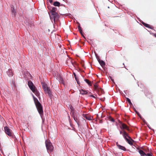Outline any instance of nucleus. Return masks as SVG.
<instances>
[{"label":"nucleus","instance_id":"f257e3e1","mask_svg":"<svg viewBox=\"0 0 156 156\" xmlns=\"http://www.w3.org/2000/svg\"><path fill=\"white\" fill-rule=\"evenodd\" d=\"M32 95L37 110L41 116L42 117V116L43 115L42 106L37 99L35 98L33 94Z\"/></svg>","mask_w":156,"mask_h":156},{"label":"nucleus","instance_id":"f03ea898","mask_svg":"<svg viewBox=\"0 0 156 156\" xmlns=\"http://www.w3.org/2000/svg\"><path fill=\"white\" fill-rule=\"evenodd\" d=\"M50 19L52 21L53 25L54 27H55L56 21L58 20L59 18V16L58 13H51V15L49 14Z\"/></svg>","mask_w":156,"mask_h":156},{"label":"nucleus","instance_id":"7ed1b4c3","mask_svg":"<svg viewBox=\"0 0 156 156\" xmlns=\"http://www.w3.org/2000/svg\"><path fill=\"white\" fill-rule=\"evenodd\" d=\"M77 112L76 111H75L74 112H71V114L72 117L74 119V120L76 122L78 126H79L80 125L79 122L77 118Z\"/></svg>","mask_w":156,"mask_h":156},{"label":"nucleus","instance_id":"20e7f679","mask_svg":"<svg viewBox=\"0 0 156 156\" xmlns=\"http://www.w3.org/2000/svg\"><path fill=\"white\" fill-rule=\"evenodd\" d=\"M4 131L5 133L9 136H12L11 130L7 126H6L4 127Z\"/></svg>","mask_w":156,"mask_h":156},{"label":"nucleus","instance_id":"39448f33","mask_svg":"<svg viewBox=\"0 0 156 156\" xmlns=\"http://www.w3.org/2000/svg\"><path fill=\"white\" fill-rule=\"evenodd\" d=\"M47 150H49L50 151H52L53 147L52 145V144L50 142H48L46 143L45 142Z\"/></svg>","mask_w":156,"mask_h":156},{"label":"nucleus","instance_id":"423d86ee","mask_svg":"<svg viewBox=\"0 0 156 156\" xmlns=\"http://www.w3.org/2000/svg\"><path fill=\"white\" fill-rule=\"evenodd\" d=\"M28 86L30 89L32 91H34V89H36V88L33 82L31 81H29L28 82Z\"/></svg>","mask_w":156,"mask_h":156},{"label":"nucleus","instance_id":"0eeeda50","mask_svg":"<svg viewBox=\"0 0 156 156\" xmlns=\"http://www.w3.org/2000/svg\"><path fill=\"white\" fill-rule=\"evenodd\" d=\"M122 132H123L122 136L123 138L126 140L128 138H129V139H131V140L133 141L132 138L129 136V134L125 130H123Z\"/></svg>","mask_w":156,"mask_h":156},{"label":"nucleus","instance_id":"6e6552de","mask_svg":"<svg viewBox=\"0 0 156 156\" xmlns=\"http://www.w3.org/2000/svg\"><path fill=\"white\" fill-rule=\"evenodd\" d=\"M97 59L102 67L103 69H105L104 67L105 66V62L101 60L99 57H98V58H97Z\"/></svg>","mask_w":156,"mask_h":156},{"label":"nucleus","instance_id":"1a4fd4ad","mask_svg":"<svg viewBox=\"0 0 156 156\" xmlns=\"http://www.w3.org/2000/svg\"><path fill=\"white\" fill-rule=\"evenodd\" d=\"M7 74L9 77H12L13 75V73L11 69H9L6 72Z\"/></svg>","mask_w":156,"mask_h":156},{"label":"nucleus","instance_id":"9d476101","mask_svg":"<svg viewBox=\"0 0 156 156\" xmlns=\"http://www.w3.org/2000/svg\"><path fill=\"white\" fill-rule=\"evenodd\" d=\"M121 126H120V128L121 129H126L127 130H129V129L128 128L127 126L124 123H123L122 122L121 123Z\"/></svg>","mask_w":156,"mask_h":156},{"label":"nucleus","instance_id":"9b49d317","mask_svg":"<svg viewBox=\"0 0 156 156\" xmlns=\"http://www.w3.org/2000/svg\"><path fill=\"white\" fill-rule=\"evenodd\" d=\"M45 94H48V96L51 98L52 96V94L51 90H50V89L49 88L47 90H46L45 91Z\"/></svg>","mask_w":156,"mask_h":156},{"label":"nucleus","instance_id":"f8f14e48","mask_svg":"<svg viewBox=\"0 0 156 156\" xmlns=\"http://www.w3.org/2000/svg\"><path fill=\"white\" fill-rule=\"evenodd\" d=\"M35 94V95L37 97H39L40 96V93L39 92L37 91V88L35 89H34V91H32Z\"/></svg>","mask_w":156,"mask_h":156},{"label":"nucleus","instance_id":"ddd939ff","mask_svg":"<svg viewBox=\"0 0 156 156\" xmlns=\"http://www.w3.org/2000/svg\"><path fill=\"white\" fill-rule=\"evenodd\" d=\"M118 147L119 148V149L122 150L123 151H125L126 150V148L124 147L121 146V145H118Z\"/></svg>","mask_w":156,"mask_h":156},{"label":"nucleus","instance_id":"4468645a","mask_svg":"<svg viewBox=\"0 0 156 156\" xmlns=\"http://www.w3.org/2000/svg\"><path fill=\"white\" fill-rule=\"evenodd\" d=\"M59 81L60 83L63 84V85L65 84V82L63 78L61 76H60L59 78Z\"/></svg>","mask_w":156,"mask_h":156},{"label":"nucleus","instance_id":"2eb2a0df","mask_svg":"<svg viewBox=\"0 0 156 156\" xmlns=\"http://www.w3.org/2000/svg\"><path fill=\"white\" fill-rule=\"evenodd\" d=\"M57 10V9L55 7H53L51 9L50 11L51 13H57L56 12Z\"/></svg>","mask_w":156,"mask_h":156},{"label":"nucleus","instance_id":"dca6fc26","mask_svg":"<svg viewBox=\"0 0 156 156\" xmlns=\"http://www.w3.org/2000/svg\"><path fill=\"white\" fill-rule=\"evenodd\" d=\"M126 141L130 145H132L133 144V143L132 142V141H134L131 140V139L128 138L126 140Z\"/></svg>","mask_w":156,"mask_h":156},{"label":"nucleus","instance_id":"f3484780","mask_svg":"<svg viewBox=\"0 0 156 156\" xmlns=\"http://www.w3.org/2000/svg\"><path fill=\"white\" fill-rule=\"evenodd\" d=\"M142 23L143 24V25L146 27L150 29H152L151 27V26L149 25L148 24L146 23H144V22H142Z\"/></svg>","mask_w":156,"mask_h":156},{"label":"nucleus","instance_id":"a211bd4d","mask_svg":"<svg viewBox=\"0 0 156 156\" xmlns=\"http://www.w3.org/2000/svg\"><path fill=\"white\" fill-rule=\"evenodd\" d=\"M84 81L88 84L90 86H91L92 84L91 83V82L88 80L87 79H85L84 80Z\"/></svg>","mask_w":156,"mask_h":156},{"label":"nucleus","instance_id":"6ab92c4d","mask_svg":"<svg viewBox=\"0 0 156 156\" xmlns=\"http://www.w3.org/2000/svg\"><path fill=\"white\" fill-rule=\"evenodd\" d=\"M80 93L82 94H86L87 93V92L83 89H82L80 90Z\"/></svg>","mask_w":156,"mask_h":156},{"label":"nucleus","instance_id":"aec40b11","mask_svg":"<svg viewBox=\"0 0 156 156\" xmlns=\"http://www.w3.org/2000/svg\"><path fill=\"white\" fill-rule=\"evenodd\" d=\"M53 5L55 6L59 7L60 5V3L58 2L55 1L54 2Z\"/></svg>","mask_w":156,"mask_h":156},{"label":"nucleus","instance_id":"412c9836","mask_svg":"<svg viewBox=\"0 0 156 156\" xmlns=\"http://www.w3.org/2000/svg\"><path fill=\"white\" fill-rule=\"evenodd\" d=\"M139 152L141 155V156H144L146 155V154L145 152L142 150H140L139 151Z\"/></svg>","mask_w":156,"mask_h":156},{"label":"nucleus","instance_id":"4be33fe9","mask_svg":"<svg viewBox=\"0 0 156 156\" xmlns=\"http://www.w3.org/2000/svg\"><path fill=\"white\" fill-rule=\"evenodd\" d=\"M69 108L71 110V113L76 111L75 110V109L73 108V107L72 105H70L69 106Z\"/></svg>","mask_w":156,"mask_h":156},{"label":"nucleus","instance_id":"5701e85b","mask_svg":"<svg viewBox=\"0 0 156 156\" xmlns=\"http://www.w3.org/2000/svg\"><path fill=\"white\" fill-rule=\"evenodd\" d=\"M126 101L128 102L130 105H132V104L131 103L130 100L128 98H126Z\"/></svg>","mask_w":156,"mask_h":156},{"label":"nucleus","instance_id":"b1692460","mask_svg":"<svg viewBox=\"0 0 156 156\" xmlns=\"http://www.w3.org/2000/svg\"><path fill=\"white\" fill-rule=\"evenodd\" d=\"M42 84L43 89H44V88H45L48 87V86H47V84L45 83H42Z\"/></svg>","mask_w":156,"mask_h":156},{"label":"nucleus","instance_id":"393cba45","mask_svg":"<svg viewBox=\"0 0 156 156\" xmlns=\"http://www.w3.org/2000/svg\"><path fill=\"white\" fill-rule=\"evenodd\" d=\"M12 86L14 87H15L16 86L15 81L13 79L12 80Z\"/></svg>","mask_w":156,"mask_h":156},{"label":"nucleus","instance_id":"a878e982","mask_svg":"<svg viewBox=\"0 0 156 156\" xmlns=\"http://www.w3.org/2000/svg\"><path fill=\"white\" fill-rule=\"evenodd\" d=\"M145 155L147 156H153V155L151 153H147V154H146V155Z\"/></svg>","mask_w":156,"mask_h":156},{"label":"nucleus","instance_id":"bb28decb","mask_svg":"<svg viewBox=\"0 0 156 156\" xmlns=\"http://www.w3.org/2000/svg\"><path fill=\"white\" fill-rule=\"evenodd\" d=\"M134 111L135 112H136V113L138 115H140V114L139 113L137 112L136 110V109H134Z\"/></svg>","mask_w":156,"mask_h":156},{"label":"nucleus","instance_id":"cd10ccee","mask_svg":"<svg viewBox=\"0 0 156 156\" xmlns=\"http://www.w3.org/2000/svg\"><path fill=\"white\" fill-rule=\"evenodd\" d=\"M49 88H50V87H47L46 88H44V89H43L44 92L46 90H47Z\"/></svg>","mask_w":156,"mask_h":156},{"label":"nucleus","instance_id":"c85d7f7f","mask_svg":"<svg viewBox=\"0 0 156 156\" xmlns=\"http://www.w3.org/2000/svg\"><path fill=\"white\" fill-rule=\"evenodd\" d=\"M94 88H95V89H96V90H97L98 89V86L97 84H94Z\"/></svg>","mask_w":156,"mask_h":156},{"label":"nucleus","instance_id":"c756f323","mask_svg":"<svg viewBox=\"0 0 156 156\" xmlns=\"http://www.w3.org/2000/svg\"><path fill=\"white\" fill-rule=\"evenodd\" d=\"M109 78H110V79H111V80H112V82H114V79L112 78V76H109Z\"/></svg>","mask_w":156,"mask_h":156},{"label":"nucleus","instance_id":"7c9ffc66","mask_svg":"<svg viewBox=\"0 0 156 156\" xmlns=\"http://www.w3.org/2000/svg\"><path fill=\"white\" fill-rule=\"evenodd\" d=\"M78 30L80 31V32H82L83 31L81 27L80 28H78Z\"/></svg>","mask_w":156,"mask_h":156},{"label":"nucleus","instance_id":"2f4dec72","mask_svg":"<svg viewBox=\"0 0 156 156\" xmlns=\"http://www.w3.org/2000/svg\"><path fill=\"white\" fill-rule=\"evenodd\" d=\"M73 75H74V76L75 78V80H76V79H77V78L76 76V75L75 73H73Z\"/></svg>","mask_w":156,"mask_h":156},{"label":"nucleus","instance_id":"473e14b6","mask_svg":"<svg viewBox=\"0 0 156 156\" xmlns=\"http://www.w3.org/2000/svg\"><path fill=\"white\" fill-rule=\"evenodd\" d=\"M76 82H77V84L79 85L80 84V81H79L78 79H76Z\"/></svg>","mask_w":156,"mask_h":156},{"label":"nucleus","instance_id":"72a5a7b5","mask_svg":"<svg viewBox=\"0 0 156 156\" xmlns=\"http://www.w3.org/2000/svg\"><path fill=\"white\" fill-rule=\"evenodd\" d=\"M80 34H81V35L85 38V37L84 36V35L83 34V31L82 32H80Z\"/></svg>","mask_w":156,"mask_h":156},{"label":"nucleus","instance_id":"f704fd0d","mask_svg":"<svg viewBox=\"0 0 156 156\" xmlns=\"http://www.w3.org/2000/svg\"><path fill=\"white\" fill-rule=\"evenodd\" d=\"M146 124L147 126L149 128V129H151V127H150V126L148 123H146Z\"/></svg>","mask_w":156,"mask_h":156},{"label":"nucleus","instance_id":"c9c22d12","mask_svg":"<svg viewBox=\"0 0 156 156\" xmlns=\"http://www.w3.org/2000/svg\"><path fill=\"white\" fill-rule=\"evenodd\" d=\"M142 120H143V121L144 122V123H146H146H147L146 122V121H145V120L144 119H143V118H142Z\"/></svg>","mask_w":156,"mask_h":156},{"label":"nucleus","instance_id":"e433bc0d","mask_svg":"<svg viewBox=\"0 0 156 156\" xmlns=\"http://www.w3.org/2000/svg\"><path fill=\"white\" fill-rule=\"evenodd\" d=\"M48 1L51 4L53 2V0H48Z\"/></svg>","mask_w":156,"mask_h":156},{"label":"nucleus","instance_id":"4c0bfd02","mask_svg":"<svg viewBox=\"0 0 156 156\" xmlns=\"http://www.w3.org/2000/svg\"><path fill=\"white\" fill-rule=\"evenodd\" d=\"M111 121L113 122H115V120L113 118H111Z\"/></svg>","mask_w":156,"mask_h":156},{"label":"nucleus","instance_id":"58836bf2","mask_svg":"<svg viewBox=\"0 0 156 156\" xmlns=\"http://www.w3.org/2000/svg\"><path fill=\"white\" fill-rule=\"evenodd\" d=\"M95 56L96 57V58H98V57H99L98 56V54L96 53H95Z\"/></svg>","mask_w":156,"mask_h":156},{"label":"nucleus","instance_id":"ea45409f","mask_svg":"<svg viewBox=\"0 0 156 156\" xmlns=\"http://www.w3.org/2000/svg\"><path fill=\"white\" fill-rule=\"evenodd\" d=\"M120 134H122H122L123 133V132H122L121 131H120Z\"/></svg>","mask_w":156,"mask_h":156},{"label":"nucleus","instance_id":"a19ab883","mask_svg":"<svg viewBox=\"0 0 156 156\" xmlns=\"http://www.w3.org/2000/svg\"><path fill=\"white\" fill-rule=\"evenodd\" d=\"M78 23L79 24V25H78V28H81V27L80 26V24H79V23Z\"/></svg>","mask_w":156,"mask_h":156},{"label":"nucleus","instance_id":"79ce46f5","mask_svg":"<svg viewBox=\"0 0 156 156\" xmlns=\"http://www.w3.org/2000/svg\"><path fill=\"white\" fill-rule=\"evenodd\" d=\"M141 119H142V117L141 116V115L140 114V115H138Z\"/></svg>","mask_w":156,"mask_h":156},{"label":"nucleus","instance_id":"37998d69","mask_svg":"<svg viewBox=\"0 0 156 156\" xmlns=\"http://www.w3.org/2000/svg\"><path fill=\"white\" fill-rule=\"evenodd\" d=\"M90 96L94 98H95V96H94L93 95H90Z\"/></svg>","mask_w":156,"mask_h":156},{"label":"nucleus","instance_id":"c03bdc74","mask_svg":"<svg viewBox=\"0 0 156 156\" xmlns=\"http://www.w3.org/2000/svg\"><path fill=\"white\" fill-rule=\"evenodd\" d=\"M100 123H102V120H100Z\"/></svg>","mask_w":156,"mask_h":156},{"label":"nucleus","instance_id":"a18cd8bd","mask_svg":"<svg viewBox=\"0 0 156 156\" xmlns=\"http://www.w3.org/2000/svg\"><path fill=\"white\" fill-rule=\"evenodd\" d=\"M116 145L117 146V147H118V145H119V144H118V142H117V143H116Z\"/></svg>","mask_w":156,"mask_h":156},{"label":"nucleus","instance_id":"49530a36","mask_svg":"<svg viewBox=\"0 0 156 156\" xmlns=\"http://www.w3.org/2000/svg\"><path fill=\"white\" fill-rule=\"evenodd\" d=\"M86 119H88V120H90V119L89 118H86Z\"/></svg>","mask_w":156,"mask_h":156},{"label":"nucleus","instance_id":"de8ad7c7","mask_svg":"<svg viewBox=\"0 0 156 156\" xmlns=\"http://www.w3.org/2000/svg\"><path fill=\"white\" fill-rule=\"evenodd\" d=\"M154 36H155L156 37V34H154Z\"/></svg>","mask_w":156,"mask_h":156},{"label":"nucleus","instance_id":"09e8293b","mask_svg":"<svg viewBox=\"0 0 156 156\" xmlns=\"http://www.w3.org/2000/svg\"><path fill=\"white\" fill-rule=\"evenodd\" d=\"M8 156H9V155H8Z\"/></svg>","mask_w":156,"mask_h":156},{"label":"nucleus","instance_id":"8fccbe9b","mask_svg":"<svg viewBox=\"0 0 156 156\" xmlns=\"http://www.w3.org/2000/svg\"><path fill=\"white\" fill-rule=\"evenodd\" d=\"M1 116V115H0V117Z\"/></svg>","mask_w":156,"mask_h":156}]
</instances>
